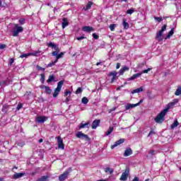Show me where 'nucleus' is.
I'll use <instances>...</instances> for the list:
<instances>
[{
  "mask_svg": "<svg viewBox=\"0 0 181 181\" xmlns=\"http://www.w3.org/2000/svg\"><path fill=\"white\" fill-rule=\"evenodd\" d=\"M71 172V168H69L66 171H65L62 175L59 176V181H64L69 177V173Z\"/></svg>",
  "mask_w": 181,
  "mask_h": 181,
  "instance_id": "obj_4",
  "label": "nucleus"
},
{
  "mask_svg": "<svg viewBox=\"0 0 181 181\" xmlns=\"http://www.w3.org/2000/svg\"><path fill=\"white\" fill-rule=\"evenodd\" d=\"M175 95H181V86L178 87L175 93Z\"/></svg>",
  "mask_w": 181,
  "mask_h": 181,
  "instance_id": "obj_34",
  "label": "nucleus"
},
{
  "mask_svg": "<svg viewBox=\"0 0 181 181\" xmlns=\"http://www.w3.org/2000/svg\"><path fill=\"white\" fill-rule=\"evenodd\" d=\"M129 71V67L128 66H124L123 68H122L120 70H119V74L120 76H122L125 71Z\"/></svg>",
  "mask_w": 181,
  "mask_h": 181,
  "instance_id": "obj_21",
  "label": "nucleus"
},
{
  "mask_svg": "<svg viewBox=\"0 0 181 181\" xmlns=\"http://www.w3.org/2000/svg\"><path fill=\"white\" fill-rule=\"evenodd\" d=\"M76 138H79L80 139H85V141H90V138L87 134H84L81 132H78L76 134Z\"/></svg>",
  "mask_w": 181,
  "mask_h": 181,
  "instance_id": "obj_5",
  "label": "nucleus"
},
{
  "mask_svg": "<svg viewBox=\"0 0 181 181\" xmlns=\"http://www.w3.org/2000/svg\"><path fill=\"white\" fill-rule=\"evenodd\" d=\"M163 35V32L160 30L156 34V39H157V40H158V42H162V40H163V38L162 37Z\"/></svg>",
  "mask_w": 181,
  "mask_h": 181,
  "instance_id": "obj_15",
  "label": "nucleus"
},
{
  "mask_svg": "<svg viewBox=\"0 0 181 181\" xmlns=\"http://www.w3.org/2000/svg\"><path fill=\"white\" fill-rule=\"evenodd\" d=\"M132 153H133L132 148H127L124 151V153H123V155H124V156L127 157V156H130V155H132Z\"/></svg>",
  "mask_w": 181,
  "mask_h": 181,
  "instance_id": "obj_13",
  "label": "nucleus"
},
{
  "mask_svg": "<svg viewBox=\"0 0 181 181\" xmlns=\"http://www.w3.org/2000/svg\"><path fill=\"white\" fill-rule=\"evenodd\" d=\"M63 56H64V52H61L60 54H58L57 55V58L55 60H57V62H59V59H62V57H63Z\"/></svg>",
  "mask_w": 181,
  "mask_h": 181,
  "instance_id": "obj_32",
  "label": "nucleus"
},
{
  "mask_svg": "<svg viewBox=\"0 0 181 181\" xmlns=\"http://www.w3.org/2000/svg\"><path fill=\"white\" fill-rule=\"evenodd\" d=\"M101 64V62H97L96 66H100Z\"/></svg>",
  "mask_w": 181,
  "mask_h": 181,
  "instance_id": "obj_62",
  "label": "nucleus"
},
{
  "mask_svg": "<svg viewBox=\"0 0 181 181\" xmlns=\"http://www.w3.org/2000/svg\"><path fill=\"white\" fill-rule=\"evenodd\" d=\"M118 72L113 71L112 72L109 73L110 77H112L111 83H114V81H116V80H118Z\"/></svg>",
  "mask_w": 181,
  "mask_h": 181,
  "instance_id": "obj_6",
  "label": "nucleus"
},
{
  "mask_svg": "<svg viewBox=\"0 0 181 181\" xmlns=\"http://www.w3.org/2000/svg\"><path fill=\"white\" fill-rule=\"evenodd\" d=\"M18 146H20L21 148L25 146V142L24 141H21L17 143Z\"/></svg>",
  "mask_w": 181,
  "mask_h": 181,
  "instance_id": "obj_41",
  "label": "nucleus"
},
{
  "mask_svg": "<svg viewBox=\"0 0 181 181\" xmlns=\"http://www.w3.org/2000/svg\"><path fill=\"white\" fill-rule=\"evenodd\" d=\"M83 39H86V37L81 36V37H76V40H83Z\"/></svg>",
  "mask_w": 181,
  "mask_h": 181,
  "instance_id": "obj_52",
  "label": "nucleus"
},
{
  "mask_svg": "<svg viewBox=\"0 0 181 181\" xmlns=\"http://www.w3.org/2000/svg\"><path fill=\"white\" fill-rule=\"evenodd\" d=\"M12 32L13 36L18 37L19 36V33H22V32H23V27L19 26V24H14Z\"/></svg>",
  "mask_w": 181,
  "mask_h": 181,
  "instance_id": "obj_2",
  "label": "nucleus"
},
{
  "mask_svg": "<svg viewBox=\"0 0 181 181\" xmlns=\"http://www.w3.org/2000/svg\"><path fill=\"white\" fill-rule=\"evenodd\" d=\"M165 30H166V25H164L160 30L161 32H165Z\"/></svg>",
  "mask_w": 181,
  "mask_h": 181,
  "instance_id": "obj_55",
  "label": "nucleus"
},
{
  "mask_svg": "<svg viewBox=\"0 0 181 181\" xmlns=\"http://www.w3.org/2000/svg\"><path fill=\"white\" fill-rule=\"evenodd\" d=\"M100 122H101V120L95 119L92 123V129H95L100 125Z\"/></svg>",
  "mask_w": 181,
  "mask_h": 181,
  "instance_id": "obj_16",
  "label": "nucleus"
},
{
  "mask_svg": "<svg viewBox=\"0 0 181 181\" xmlns=\"http://www.w3.org/2000/svg\"><path fill=\"white\" fill-rule=\"evenodd\" d=\"M141 76H142V73L134 74L132 76L128 78L127 80V81H133L134 80H136V78L139 77H141Z\"/></svg>",
  "mask_w": 181,
  "mask_h": 181,
  "instance_id": "obj_10",
  "label": "nucleus"
},
{
  "mask_svg": "<svg viewBox=\"0 0 181 181\" xmlns=\"http://www.w3.org/2000/svg\"><path fill=\"white\" fill-rule=\"evenodd\" d=\"M168 109H164L163 111H161L160 113H159L154 119L156 122L158 124H162V122L165 121V115H166Z\"/></svg>",
  "mask_w": 181,
  "mask_h": 181,
  "instance_id": "obj_1",
  "label": "nucleus"
},
{
  "mask_svg": "<svg viewBox=\"0 0 181 181\" xmlns=\"http://www.w3.org/2000/svg\"><path fill=\"white\" fill-rule=\"evenodd\" d=\"M134 12H135V10L134 8H130L127 11V13L129 15H132V13H134Z\"/></svg>",
  "mask_w": 181,
  "mask_h": 181,
  "instance_id": "obj_38",
  "label": "nucleus"
},
{
  "mask_svg": "<svg viewBox=\"0 0 181 181\" xmlns=\"http://www.w3.org/2000/svg\"><path fill=\"white\" fill-rule=\"evenodd\" d=\"M114 131V127H110L109 129L105 132V136H108V135H111L112 134V132Z\"/></svg>",
  "mask_w": 181,
  "mask_h": 181,
  "instance_id": "obj_25",
  "label": "nucleus"
},
{
  "mask_svg": "<svg viewBox=\"0 0 181 181\" xmlns=\"http://www.w3.org/2000/svg\"><path fill=\"white\" fill-rule=\"evenodd\" d=\"M25 175V173H16L13 175V179H21V177H23V176Z\"/></svg>",
  "mask_w": 181,
  "mask_h": 181,
  "instance_id": "obj_18",
  "label": "nucleus"
},
{
  "mask_svg": "<svg viewBox=\"0 0 181 181\" xmlns=\"http://www.w3.org/2000/svg\"><path fill=\"white\" fill-rule=\"evenodd\" d=\"M121 67V64L117 63L116 65V69H119Z\"/></svg>",
  "mask_w": 181,
  "mask_h": 181,
  "instance_id": "obj_57",
  "label": "nucleus"
},
{
  "mask_svg": "<svg viewBox=\"0 0 181 181\" xmlns=\"http://www.w3.org/2000/svg\"><path fill=\"white\" fill-rule=\"evenodd\" d=\"M21 108H22V103H19L17 105V107H16L17 111H19V110H21Z\"/></svg>",
  "mask_w": 181,
  "mask_h": 181,
  "instance_id": "obj_51",
  "label": "nucleus"
},
{
  "mask_svg": "<svg viewBox=\"0 0 181 181\" xmlns=\"http://www.w3.org/2000/svg\"><path fill=\"white\" fill-rule=\"evenodd\" d=\"M93 39H95L97 40V39H98L99 36L95 33H93Z\"/></svg>",
  "mask_w": 181,
  "mask_h": 181,
  "instance_id": "obj_53",
  "label": "nucleus"
},
{
  "mask_svg": "<svg viewBox=\"0 0 181 181\" xmlns=\"http://www.w3.org/2000/svg\"><path fill=\"white\" fill-rule=\"evenodd\" d=\"M115 110H117V107H112V109H110V110H109V113L112 112V111H115Z\"/></svg>",
  "mask_w": 181,
  "mask_h": 181,
  "instance_id": "obj_56",
  "label": "nucleus"
},
{
  "mask_svg": "<svg viewBox=\"0 0 181 181\" xmlns=\"http://www.w3.org/2000/svg\"><path fill=\"white\" fill-rule=\"evenodd\" d=\"M47 119V117L46 116H38L36 117L35 121H37V122H39L40 124H43L44 122H46Z\"/></svg>",
  "mask_w": 181,
  "mask_h": 181,
  "instance_id": "obj_9",
  "label": "nucleus"
},
{
  "mask_svg": "<svg viewBox=\"0 0 181 181\" xmlns=\"http://www.w3.org/2000/svg\"><path fill=\"white\" fill-rule=\"evenodd\" d=\"M70 94H71V91H70V90H66V91H65V93H64V97H67V95H70Z\"/></svg>",
  "mask_w": 181,
  "mask_h": 181,
  "instance_id": "obj_50",
  "label": "nucleus"
},
{
  "mask_svg": "<svg viewBox=\"0 0 181 181\" xmlns=\"http://www.w3.org/2000/svg\"><path fill=\"white\" fill-rule=\"evenodd\" d=\"M132 181H139V178L138 177H135Z\"/></svg>",
  "mask_w": 181,
  "mask_h": 181,
  "instance_id": "obj_58",
  "label": "nucleus"
},
{
  "mask_svg": "<svg viewBox=\"0 0 181 181\" xmlns=\"http://www.w3.org/2000/svg\"><path fill=\"white\" fill-rule=\"evenodd\" d=\"M139 105V104L129 103V104L125 105V110H131V108H135V107H138Z\"/></svg>",
  "mask_w": 181,
  "mask_h": 181,
  "instance_id": "obj_17",
  "label": "nucleus"
},
{
  "mask_svg": "<svg viewBox=\"0 0 181 181\" xmlns=\"http://www.w3.org/2000/svg\"><path fill=\"white\" fill-rule=\"evenodd\" d=\"M129 175V170L126 169L124 173H122L121 177H120V180L122 181H126L128 179V175Z\"/></svg>",
  "mask_w": 181,
  "mask_h": 181,
  "instance_id": "obj_7",
  "label": "nucleus"
},
{
  "mask_svg": "<svg viewBox=\"0 0 181 181\" xmlns=\"http://www.w3.org/2000/svg\"><path fill=\"white\" fill-rule=\"evenodd\" d=\"M83 32H91L93 30H94V29L93 28V27H90V26H84L82 28Z\"/></svg>",
  "mask_w": 181,
  "mask_h": 181,
  "instance_id": "obj_23",
  "label": "nucleus"
},
{
  "mask_svg": "<svg viewBox=\"0 0 181 181\" xmlns=\"http://www.w3.org/2000/svg\"><path fill=\"white\" fill-rule=\"evenodd\" d=\"M25 18H20L19 19V23L20 25H25Z\"/></svg>",
  "mask_w": 181,
  "mask_h": 181,
  "instance_id": "obj_46",
  "label": "nucleus"
},
{
  "mask_svg": "<svg viewBox=\"0 0 181 181\" xmlns=\"http://www.w3.org/2000/svg\"><path fill=\"white\" fill-rule=\"evenodd\" d=\"M37 53H39V52L37 51L35 53L22 54L20 56V58L23 59V58H28V57H29V56H36V54H37Z\"/></svg>",
  "mask_w": 181,
  "mask_h": 181,
  "instance_id": "obj_12",
  "label": "nucleus"
},
{
  "mask_svg": "<svg viewBox=\"0 0 181 181\" xmlns=\"http://www.w3.org/2000/svg\"><path fill=\"white\" fill-rule=\"evenodd\" d=\"M179 125V122L177 120H175L172 124H171V129H173L174 128H176Z\"/></svg>",
  "mask_w": 181,
  "mask_h": 181,
  "instance_id": "obj_31",
  "label": "nucleus"
},
{
  "mask_svg": "<svg viewBox=\"0 0 181 181\" xmlns=\"http://www.w3.org/2000/svg\"><path fill=\"white\" fill-rule=\"evenodd\" d=\"M66 26H69V20L66 18H64L62 19V29H64L66 28Z\"/></svg>",
  "mask_w": 181,
  "mask_h": 181,
  "instance_id": "obj_19",
  "label": "nucleus"
},
{
  "mask_svg": "<svg viewBox=\"0 0 181 181\" xmlns=\"http://www.w3.org/2000/svg\"><path fill=\"white\" fill-rule=\"evenodd\" d=\"M122 25H123L124 29H129V23H128L127 22V19L126 18H123Z\"/></svg>",
  "mask_w": 181,
  "mask_h": 181,
  "instance_id": "obj_26",
  "label": "nucleus"
},
{
  "mask_svg": "<svg viewBox=\"0 0 181 181\" xmlns=\"http://www.w3.org/2000/svg\"><path fill=\"white\" fill-rule=\"evenodd\" d=\"M116 90L117 91H119V90H121V87L120 86L117 87Z\"/></svg>",
  "mask_w": 181,
  "mask_h": 181,
  "instance_id": "obj_61",
  "label": "nucleus"
},
{
  "mask_svg": "<svg viewBox=\"0 0 181 181\" xmlns=\"http://www.w3.org/2000/svg\"><path fill=\"white\" fill-rule=\"evenodd\" d=\"M142 91H144V87L141 86L139 88L134 89L132 91V94H136L138 93H142Z\"/></svg>",
  "mask_w": 181,
  "mask_h": 181,
  "instance_id": "obj_22",
  "label": "nucleus"
},
{
  "mask_svg": "<svg viewBox=\"0 0 181 181\" xmlns=\"http://www.w3.org/2000/svg\"><path fill=\"white\" fill-rule=\"evenodd\" d=\"M117 27L116 24H111L109 28L111 30V32H114V30H115V28Z\"/></svg>",
  "mask_w": 181,
  "mask_h": 181,
  "instance_id": "obj_36",
  "label": "nucleus"
},
{
  "mask_svg": "<svg viewBox=\"0 0 181 181\" xmlns=\"http://www.w3.org/2000/svg\"><path fill=\"white\" fill-rule=\"evenodd\" d=\"M141 103H144L143 100H140L139 102L138 103H136V104H139V105Z\"/></svg>",
  "mask_w": 181,
  "mask_h": 181,
  "instance_id": "obj_59",
  "label": "nucleus"
},
{
  "mask_svg": "<svg viewBox=\"0 0 181 181\" xmlns=\"http://www.w3.org/2000/svg\"><path fill=\"white\" fill-rule=\"evenodd\" d=\"M151 69H152V68H148L147 69L143 70L142 72H141V73H142V74H146L147 73H149V71H151Z\"/></svg>",
  "mask_w": 181,
  "mask_h": 181,
  "instance_id": "obj_39",
  "label": "nucleus"
},
{
  "mask_svg": "<svg viewBox=\"0 0 181 181\" xmlns=\"http://www.w3.org/2000/svg\"><path fill=\"white\" fill-rule=\"evenodd\" d=\"M173 33H175V28H172L170 30V31L167 35L166 39H169V37H170V36H173Z\"/></svg>",
  "mask_w": 181,
  "mask_h": 181,
  "instance_id": "obj_29",
  "label": "nucleus"
},
{
  "mask_svg": "<svg viewBox=\"0 0 181 181\" xmlns=\"http://www.w3.org/2000/svg\"><path fill=\"white\" fill-rule=\"evenodd\" d=\"M124 139H120L117 140L115 144L111 146V149H114V148H116V146H118V145H121V144H124Z\"/></svg>",
  "mask_w": 181,
  "mask_h": 181,
  "instance_id": "obj_14",
  "label": "nucleus"
},
{
  "mask_svg": "<svg viewBox=\"0 0 181 181\" xmlns=\"http://www.w3.org/2000/svg\"><path fill=\"white\" fill-rule=\"evenodd\" d=\"M41 88H42V90L45 89L47 94H52V90L50 89V87L43 85L41 86Z\"/></svg>",
  "mask_w": 181,
  "mask_h": 181,
  "instance_id": "obj_20",
  "label": "nucleus"
},
{
  "mask_svg": "<svg viewBox=\"0 0 181 181\" xmlns=\"http://www.w3.org/2000/svg\"><path fill=\"white\" fill-rule=\"evenodd\" d=\"M105 173H108V172H110V175H112V173H114V170L110 168V167H107L105 168Z\"/></svg>",
  "mask_w": 181,
  "mask_h": 181,
  "instance_id": "obj_30",
  "label": "nucleus"
},
{
  "mask_svg": "<svg viewBox=\"0 0 181 181\" xmlns=\"http://www.w3.org/2000/svg\"><path fill=\"white\" fill-rule=\"evenodd\" d=\"M149 155H151L152 156H153V155H156V151L155 150H150L148 151Z\"/></svg>",
  "mask_w": 181,
  "mask_h": 181,
  "instance_id": "obj_42",
  "label": "nucleus"
},
{
  "mask_svg": "<svg viewBox=\"0 0 181 181\" xmlns=\"http://www.w3.org/2000/svg\"><path fill=\"white\" fill-rule=\"evenodd\" d=\"M145 181H149V179H146V180H145Z\"/></svg>",
  "mask_w": 181,
  "mask_h": 181,
  "instance_id": "obj_64",
  "label": "nucleus"
},
{
  "mask_svg": "<svg viewBox=\"0 0 181 181\" xmlns=\"http://www.w3.org/2000/svg\"><path fill=\"white\" fill-rule=\"evenodd\" d=\"M37 70H40L41 71H45V68L40 66L39 65H37Z\"/></svg>",
  "mask_w": 181,
  "mask_h": 181,
  "instance_id": "obj_49",
  "label": "nucleus"
},
{
  "mask_svg": "<svg viewBox=\"0 0 181 181\" xmlns=\"http://www.w3.org/2000/svg\"><path fill=\"white\" fill-rule=\"evenodd\" d=\"M156 133L153 131V129H151L149 132V134H148V137L149 138V136H151V135H155Z\"/></svg>",
  "mask_w": 181,
  "mask_h": 181,
  "instance_id": "obj_43",
  "label": "nucleus"
},
{
  "mask_svg": "<svg viewBox=\"0 0 181 181\" xmlns=\"http://www.w3.org/2000/svg\"><path fill=\"white\" fill-rule=\"evenodd\" d=\"M154 19H155V21H157L158 22H162V21H163L161 17L154 16Z\"/></svg>",
  "mask_w": 181,
  "mask_h": 181,
  "instance_id": "obj_44",
  "label": "nucleus"
},
{
  "mask_svg": "<svg viewBox=\"0 0 181 181\" xmlns=\"http://www.w3.org/2000/svg\"><path fill=\"white\" fill-rule=\"evenodd\" d=\"M59 50L58 49V50H55V51H54L52 53V56H55L56 57H57V54H59Z\"/></svg>",
  "mask_w": 181,
  "mask_h": 181,
  "instance_id": "obj_47",
  "label": "nucleus"
},
{
  "mask_svg": "<svg viewBox=\"0 0 181 181\" xmlns=\"http://www.w3.org/2000/svg\"><path fill=\"white\" fill-rule=\"evenodd\" d=\"M56 63H57V59H55L54 62H52L51 63L48 64L47 67H53Z\"/></svg>",
  "mask_w": 181,
  "mask_h": 181,
  "instance_id": "obj_33",
  "label": "nucleus"
},
{
  "mask_svg": "<svg viewBox=\"0 0 181 181\" xmlns=\"http://www.w3.org/2000/svg\"><path fill=\"white\" fill-rule=\"evenodd\" d=\"M63 84H64V81H60L57 83V87L54 89V92L53 93L54 98H56L62 91V87H63Z\"/></svg>",
  "mask_w": 181,
  "mask_h": 181,
  "instance_id": "obj_3",
  "label": "nucleus"
},
{
  "mask_svg": "<svg viewBox=\"0 0 181 181\" xmlns=\"http://www.w3.org/2000/svg\"><path fill=\"white\" fill-rule=\"evenodd\" d=\"M90 124V123L87 122V123H81L78 126V128H79V129H82L83 128H88V125Z\"/></svg>",
  "mask_w": 181,
  "mask_h": 181,
  "instance_id": "obj_24",
  "label": "nucleus"
},
{
  "mask_svg": "<svg viewBox=\"0 0 181 181\" xmlns=\"http://www.w3.org/2000/svg\"><path fill=\"white\" fill-rule=\"evenodd\" d=\"M14 62H15V59H13V58L10 59L9 64L10 65L13 64Z\"/></svg>",
  "mask_w": 181,
  "mask_h": 181,
  "instance_id": "obj_54",
  "label": "nucleus"
},
{
  "mask_svg": "<svg viewBox=\"0 0 181 181\" xmlns=\"http://www.w3.org/2000/svg\"><path fill=\"white\" fill-rule=\"evenodd\" d=\"M57 144H58V149H64V144H63V139H62V137L57 136Z\"/></svg>",
  "mask_w": 181,
  "mask_h": 181,
  "instance_id": "obj_8",
  "label": "nucleus"
},
{
  "mask_svg": "<svg viewBox=\"0 0 181 181\" xmlns=\"http://www.w3.org/2000/svg\"><path fill=\"white\" fill-rule=\"evenodd\" d=\"M41 83H45V74H41V78H40Z\"/></svg>",
  "mask_w": 181,
  "mask_h": 181,
  "instance_id": "obj_48",
  "label": "nucleus"
},
{
  "mask_svg": "<svg viewBox=\"0 0 181 181\" xmlns=\"http://www.w3.org/2000/svg\"><path fill=\"white\" fill-rule=\"evenodd\" d=\"M177 103H179V100L175 99L173 102L168 103V107L165 110H167L168 111L169 109L173 108V107H175V105H176Z\"/></svg>",
  "mask_w": 181,
  "mask_h": 181,
  "instance_id": "obj_11",
  "label": "nucleus"
},
{
  "mask_svg": "<svg viewBox=\"0 0 181 181\" xmlns=\"http://www.w3.org/2000/svg\"><path fill=\"white\" fill-rule=\"evenodd\" d=\"M4 49H6V45L0 44V50H4Z\"/></svg>",
  "mask_w": 181,
  "mask_h": 181,
  "instance_id": "obj_45",
  "label": "nucleus"
},
{
  "mask_svg": "<svg viewBox=\"0 0 181 181\" xmlns=\"http://www.w3.org/2000/svg\"><path fill=\"white\" fill-rule=\"evenodd\" d=\"M82 104H88V99L86 97H83L81 100Z\"/></svg>",
  "mask_w": 181,
  "mask_h": 181,
  "instance_id": "obj_37",
  "label": "nucleus"
},
{
  "mask_svg": "<svg viewBox=\"0 0 181 181\" xmlns=\"http://www.w3.org/2000/svg\"><path fill=\"white\" fill-rule=\"evenodd\" d=\"M53 81H56L54 75H49V78L47 80V83H52Z\"/></svg>",
  "mask_w": 181,
  "mask_h": 181,
  "instance_id": "obj_28",
  "label": "nucleus"
},
{
  "mask_svg": "<svg viewBox=\"0 0 181 181\" xmlns=\"http://www.w3.org/2000/svg\"><path fill=\"white\" fill-rule=\"evenodd\" d=\"M81 93H83V88H81V87H79L76 90V94H81Z\"/></svg>",
  "mask_w": 181,
  "mask_h": 181,
  "instance_id": "obj_40",
  "label": "nucleus"
},
{
  "mask_svg": "<svg viewBox=\"0 0 181 181\" xmlns=\"http://www.w3.org/2000/svg\"><path fill=\"white\" fill-rule=\"evenodd\" d=\"M48 47H52V49H54V50H59V48L57 47V46H56V44L53 42H49L48 44Z\"/></svg>",
  "mask_w": 181,
  "mask_h": 181,
  "instance_id": "obj_27",
  "label": "nucleus"
},
{
  "mask_svg": "<svg viewBox=\"0 0 181 181\" xmlns=\"http://www.w3.org/2000/svg\"><path fill=\"white\" fill-rule=\"evenodd\" d=\"M91 6H93V2L89 1L86 5V11H88V9H90Z\"/></svg>",
  "mask_w": 181,
  "mask_h": 181,
  "instance_id": "obj_35",
  "label": "nucleus"
},
{
  "mask_svg": "<svg viewBox=\"0 0 181 181\" xmlns=\"http://www.w3.org/2000/svg\"><path fill=\"white\" fill-rule=\"evenodd\" d=\"M39 144H42V142H43V139H40L38 141Z\"/></svg>",
  "mask_w": 181,
  "mask_h": 181,
  "instance_id": "obj_60",
  "label": "nucleus"
},
{
  "mask_svg": "<svg viewBox=\"0 0 181 181\" xmlns=\"http://www.w3.org/2000/svg\"><path fill=\"white\" fill-rule=\"evenodd\" d=\"M69 98H66V103H69Z\"/></svg>",
  "mask_w": 181,
  "mask_h": 181,
  "instance_id": "obj_63",
  "label": "nucleus"
}]
</instances>
